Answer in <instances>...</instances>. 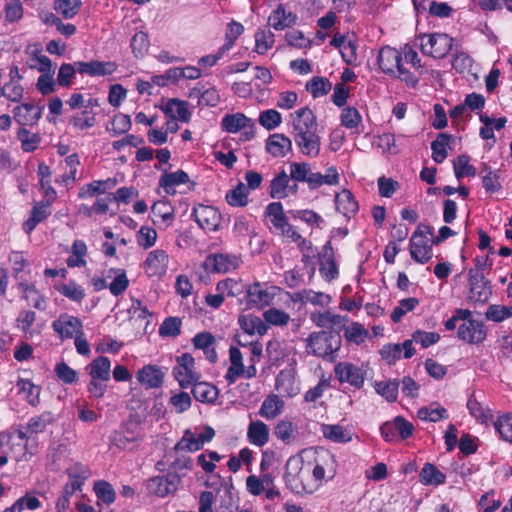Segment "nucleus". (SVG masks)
I'll return each mask as SVG.
<instances>
[{"label":"nucleus","instance_id":"nucleus-20","mask_svg":"<svg viewBox=\"0 0 512 512\" xmlns=\"http://www.w3.org/2000/svg\"><path fill=\"white\" fill-rule=\"evenodd\" d=\"M95 105L96 100L90 96L87 99V104H85V109L75 113L69 119V124L72 125L73 128L81 131L92 128L96 123V113L94 111Z\"/></svg>","mask_w":512,"mask_h":512},{"label":"nucleus","instance_id":"nucleus-34","mask_svg":"<svg viewBox=\"0 0 512 512\" xmlns=\"http://www.w3.org/2000/svg\"><path fill=\"white\" fill-rule=\"evenodd\" d=\"M229 357L231 365L228 368L225 379L229 384H233L243 372L242 353L237 347H230Z\"/></svg>","mask_w":512,"mask_h":512},{"label":"nucleus","instance_id":"nucleus-13","mask_svg":"<svg viewBox=\"0 0 512 512\" xmlns=\"http://www.w3.org/2000/svg\"><path fill=\"white\" fill-rule=\"evenodd\" d=\"M336 378L341 383H349L356 389H360L365 381V373L358 366L350 362H340L334 368Z\"/></svg>","mask_w":512,"mask_h":512},{"label":"nucleus","instance_id":"nucleus-14","mask_svg":"<svg viewBox=\"0 0 512 512\" xmlns=\"http://www.w3.org/2000/svg\"><path fill=\"white\" fill-rule=\"evenodd\" d=\"M107 278H112V281L107 283L106 279L98 278V290L108 288L112 295L119 296L123 294L129 286V279L123 269L111 268L108 271Z\"/></svg>","mask_w":512,"mask_h":512},{"label":"nucleus","instance_id":"nucleus-50","mask_svg":"<svg viewBox=\"0 0 512 512\" xmlns=\"http://www.w3.org/2000/svg\"><path fill=\"white\" fill-rule=\"evenodd\" d=\"M469 157L467 155L458 156L454 162V173L458 180L462 179L465 176H475L476 169L474 166L469 164Z\"/></svg>","mask_w":512,"mask_h":512},{"label":"nucleus","instance_id":"nucleus-27","mask_svg":"<svg viewBox=\"0 0 512 512\" xmlns=\"http://www.w3.org/2000/svg\"><path fill=\"white\" fill-rule=\"evenodd\" d=\"M335 204L337 211L347 218L355 215L359 209L353 194L347 189H343L340 193L336 194Z\"/></svg>","mask_w":512,"mask_h":512},{"label":"nucleus","instance_id":"nucleus-6","mask_svg":"<svg viewBox=\"0 0 512 512\" xmlns=\"http://www.w3.org/2000/svg\"><path fill=\"white\" fill-rule=\"evenodd\" d=\"M312 461L311 475L314 480V484L318 487L323 481L332 480L337 473V461L335 456L327 450H321L315 452Z\"/></svg>","mask_w":512,"mask_h":512},{"label":"nucleus","instance_id":"nucleus-52","mask_svg":"<svg viewBox=\"0 0 512 512\" xmlns=\"http://www.w3.org/2000/svg\"><path fill=\"white\" fill-rule=\"evenodd\" d=\"M417 415L421 420H426L430 422H437L441 419L448 418L447 410L441 406H437L435 408H433L432 406L422 407L418 410Z\"/></svg>","mask_w":512,"mask_h":512},{"label":"nucleus","instance_id":"nucleus-64","mask_svg":"<svg viewBox=\"0 0 512 512\" xmlns=\"http://www.w3.org/2000/svg\"><path fill=\"white\" fill-rule=\"evenodd\" d=\"M243 285L240 281L227 278L217 283L216 290L220 293H226L228 296L234 297L242 292Z\"/></svg>","mask_w":512,"mask_h":512},{"label":"nucleus","instance_id":"nucleus-17","mask_svg":"<svg viewBox=\"0 0 512 512\" xmlns=\"http://www.w3.org/2000/svg\"><path fill=\"white\" fill-rule=\"evenodd\" d=\"M222 127L229 133H236L241 129H249L244 132L247 140L253 138L254 136V123L243 113L226 115L222 119Z\"/></svg>","mask_w":512,"mask_h":512},{"label":"nucleus","instance_id":"nucleus-37","mask_svg":"<svg viewBox=\"0 0 512 512\" xmlns=\"http://www.w3.org/2000/svg\"><path fill=\"white\" fill-rule=\"evenodd\" d=\"M420 482L424 485H440L445 482L446 476L442 473L438 468L431 464L426 463L420 474H419Z\"/></svg>","mask_w":512,"mask_h":512},{"label":"nucleus","instance_id":"nucleus-4","mask_svg":"<svg viewBox=\"0 0 512 512\" xmlns=\"http://www.w3.org/2000/svg\"><path fill=\"white\" fill-rule=\"evenodd\" d=\"M341 347V337L332 331L313 332L306 339V349L309 354L324 359L334 360V353Z\"/></svg>","mask_w":512,"mask_h":512},{"label":"nucleus","instance_id":"nucleus-63","mask_svg":"<svg viewBox=\"0 0 512 512\" xmlns=\"http://www.w3.org/2000/svg\"><path fill=\"white\" fill-rule=\"evenodd\" d=\"M295 428L292 422L281 420L274 427L275 436L285 443H290L294 437Z\"/></svg>","mask_w":512,"mask_h":512},{"label":"nucleus","instance_id":"nucleus-19","mask_svg":"<svg viewBox=\"0 0 512 512\" xmlns=\"http://www.w3.org/2000/svg\"><path fill=\"white\" fill-rule=\"evenodd\" d=\"M215 435V431L211 427H206L205 430L198 436H194L190 431H186L183 438L176 444V449H186L190 452L200 450L203 445L210 442Z\"/></svg>","mask_w":512,"mask_h":512},{"label":"nucleus","instance_id":"nucleus-61","mask_svg":"<svg viewBox=\"0 0 512 512\" xmlns=\"http://www.w3.org/2000/svg\"><path fill=\"white\" fill-rule=\"evenodd\" d=\"M81 0H58L55 10L65 18H72L79 10Z\"/></svg>","mask_w":512,"mask_h":512},{"label":"nucleus","instance_id":"nucleus-55","mask_svg":"<svg viewBox=\"0 0 512 512\" xmlns=\"http://www.w3.org/2000/svg\"><path fill=\"white\" fill-rule=\"evenodd\" d=\"M467 407L470 413L481 423L487 424L493 417L491 410L487 407H484L476 399H469Z\"/></svg>","mask_w":512,"mask_h":512},{"label":"nucleus","instance_id":"nucleus-15","mask_svg":"<svg viewBox=\"0 0 512 512\" xmlns=\"http://www.w3.org/2000/svg\"><path fill=\"white\" fill-rule=\"evenodd\" d=\"M192 216L202 229L208 231H215L220 225V214L212 206L199 205L194 208Z\"/></svg>","mask_w":512,"mask_h":512},{"label":"nucleus","instance_id":"nucleus-28","mask_svg":"<svg viewBox=\"0 0 512 512\" xmlns=\"http://www.w3.org/2000/svg\"><path fill=\"white\" fill-rule=\"evenodd\" d=\"M83 480L79 476L70 475L69 482L64 486L61 496L57 499V512H66L70 505V497L77 491L81 490Z\"/></svg>","mask_w":512,"mask_h":512},{"label":"nucleus","instance_id":"nucleus-42","mask_svg":"<svg viewBox=\"0 0 512 512\" xmlns=\"http://www.w3.org/2000/svg\"><path fill=\"white\" fill-rule=\"evenodd\" d=\"M451 136L446 133H440L437 139L431 143L432 158L436 163H442L447 157L446 147L450 142Z\"/></svg>","mask_w":512,"mask_h":512},{"label":"nucleus","instance_id":"nucleus-16","mask_svg":"<svg viewBox=\"0 0 512 512\" xmlns=\"http://www.w3.org/2000/svg\"><path fill=\"white\" fill-rule=\"evenodd\" d=\"M457 334L459 339L470 344H479L486 338L484 324L475 319H470L461 324Z\"/></svg>","mask_w":512,"mask_h":512},{"label":"nucleus","instance_id":"nucleus-30","mask_svg":"<svg viewBox=\"0 0 512 512\" xmlns=\"http://www.w3.org/2000/svg\"><path fill=\"white\" fill-rule=\"evenodd\" d=\"M247 437L251 444L262 447L269 440V428L260 420L252 421L248 426Z\"/></svg>","mask_w":512,"mask_h":512},{"label":"nucleus","instance_id":"nucleus-3","mask_svg":"<svg viewBox=\"0 0 512 512\" xmlns=\"http://www.w3.org/2000/svg\"><path fill=\"white\" fill-rule=\"evenodd\" d=\"M290 177L297 182H306L310 189H317L323 184L337 185L340 180L336 167H329L323 175L319 172H311L310 165L306 162H292Z\"/></svg>","mask_w":512,"mask_h":512},{"label":"nucleus","instance_id":"nucleus-12","mask_svg":"<svg viewBox=\"0 0 512 512\" xmlns=\"http://www.w3.org/2000/svg\"><path fill=\"white\" fill-rule=\"evenodd\" d=\"M410 255L421 264L427 263L433 256L432 242L422 235L421 229H416L410 239Z\"/></svg>","mask_w":512,"mask_h":512},{"label":"nucleus","instance_id":"nucleus-58","mask_svg":"<svg viewBox=\"0 0 512 512\" xmlns=\"http://www.w3.org/2000/svg\"><path fill=\"white\" fill-rule=\"evenodd\" d=\"M494 426L504 440L512 443V415L510 413L500 416Z\"/></svg>","mask_w":512,"mask_h":512},{"label":"nucleus","instance_id":"nucleus-21","mask_svg":"<svg viewBox=\"0 0 512 512\" xmlns=\"http://www.w3.org/2000/svg\"><path fill=\"white\" fill-rule=\"evenodd\" d=\"M404 350V358H411L415 354V349L412 346V340H405L402 344H387L380 350V355L389 365L395 364L401 358V353Z\"/></svg>","mask_w":512,"mask_h":512},{"label":"nucleus","instance_id":"nucleus-43","mask_svg":"<svg viewBox=\"0 0 512 512\" xmlns=\"http://www.w3.org/2000/svg\"><path fill=\"white\" fill-rule=\"evenodd\" d=\"M322 432L325 438L336 443H346L352 439L351 434L340 425L325 424L322 426Z\"/></svg>","mask_w":512,"mask_h":512},{"label":"nucleus","instance_id":"nucleus-23","mask_svg":"<svg viewBox=\"0 0 512 512\" xmlns=\"http://www.w3.org/2000/svg\"><path fill=\"white\" fill-rule=\"evenodd\" d=\"M53 329L62 339L72 338L81 333V322L78 318L68 314L60 315L52 324Z\"/></svg>","mask_w":512,"mask_h":512},{"label":"nucleus","instance_id":"nucleus-56","mask_svg":"<svg viewBox=\"0 0 512 512\" xmlns=\"http://www.w3.org/2000/svg\"><path fill=\"white\" fill-rule=\"evenodd\" d=\"M260 125L267 130H273L282 122L281 114L274 109L262 111L258 119Z\"/></svg>","mask_w":512,"mask_h":512},{"label":"nucleus","instance_id":"nucleus-8","mask_svg":"<svg viewBox=\"0 0 512 512\" xmlns=\"http://www.w3.org/2000/svg\"><path fill=\"white\" fill-rule=\"evenodd\" d=\"M468 282V300L481 305L487 303L492 295V291L490 281L485 278L483 273H478L477 270H469Z\"/></svg>","mask_w":512,"mask_h":512},{"label":"nucleus","instance_id":"nucleus-26","mask_svg":"<svg viewBox=\"0 0 512 512\" xmlns=\"http://www.w3.org/2000/svg\"><path fill=\"white\" fill-rule=\"evenodd\" d=\"M192 387L193 397L201 403H214L219 395V390L216 386L208 382L196 381Z\"/></svg>","mask_w":512,"mask_h":512},{"label":"nucleus","instance_id":"nucleus-32","mask_svg":"<svg viewBox=\"0 0 512 512\" xmlns=\"http://www.w3.org/2000/svg\"><path fill=\"white\" fill-rule=\"evenodd\" d=\"M274 298V295L263 289L260 283H254L247 289V299L249 304L258 307L269 305Z\"/></svg>","mask_w":512,"mask_h":512},{"label":"nucleus","instance_id":"nucleus-35","mask_svg":"<svg viewBox=\"0 0 512 512\" xmlns=\"http://www.w3.org/2000/svg\"><path fill=\"white\" fill-rule=\"evenodd\" d=\"M189 182L188 174L183 170H177L172 173H165L160 177L159 185L168 194H174V187Z\"/></svg>","mask_w":512,"mask_h":512},{"label":"nucleus","instance_id":"nucleus-60","mask_svg":"<svg viewBox=\"0 0 512 512\" xmlns=\"http://www.w3.org/2000/svg\"><path fill=\"white\" fill-rule=\"evenodd\" d=\"M24 89L17 81H9L0 87L1 96H5L12 102H19L23 97Z\"/></svg>","mask_w":512,"mask_h":512},{"label":"nucleus","instance_id":"nucleus-31","mask_svg":"<svg viewBox=\"0 0 512 512\" xmlns=\"http://www.w3.org/2000/svg\"><path fill=\"white\" fill-rule=\"evenodd\" d=\"M296 15L291 12H286L283 5H279L276 10L269 16V24L275 30H283L287 27H291L296 22Z\"/></svg>","mask_w":512,"mask_h":512},{"label":"nucleus","instance_id":"nucleus-29","mask_svg":"<svg viewBox=\"0 0 512 512\" xmlns=\"http://www.w3.org/2000/svg\"><path fill=\"white\" fill-rule=\"evenodd\" d=\"M164 374L162 371L153 365L144 366L138 371V381L145 385L147 388H158L163 383Z\"/></svg>","mask_w":512,"mask_h":512},{"label":"nucleus","instance_id":"nucleus-47","mask_svg":"<svg viewBox=\"0 0 512 512\" xmlns=\"http://www.w3.org/2000/svg\"><path fill=\"white\" fill-rule=\"evenodd\" d=\"M87 254V247L83 241L76 240L72 245V255L66 260L69 267H82L85 266L86 261L84 257Z\"/></svg>","mask_w":512,"mask_h":512},{"label":"nucleus","instance_id":"nucleus-5","mask_svg":"<svg viewBox=\"0 0 512 512\" xmlns=\"http://www.w3.org/2000/svg\"><path fill=\"white\" fill-rule=\"evenodd\" d=\"M377 60L379 68L384 73L395 74L397 71L398 77L411 87L418 83L419 78L404 68L401 53L397 49L390 46L383 47L378 53Z\"/></svg>","mask_w":512,"mask_h":512},{"label":"nucleus","instance_id":"nucleus-24","mask_svg":"<svg viewBox=\"0 0 512 512\" xmlns=\"http://www.w3.org/2000/svg\"><path fill=\"white\" fill-rule=\"evenodd\" d=\"M266 151L275 158H283L292 152V141L281 133L270 135L266 140Z\"/></svg>","mask_w":512,"mask_h":512},{"label":"nucleus","instance_id":"nucleus-25","mask_svg":"<svg viewBox=\"0 0 512 512\" xmlns=\"http://www.w3.org/2000/svg\"><path fill=\"white\" fill-rule=\"evenodd\" d=\"M167 265L168 255L161 249L150 252L145 260L146 271L150 276L165 273Z\"/></svg>","mask_w":512,"mask_h":512},{"label":"nucleus","instance_id":"nucleus-39","mask_svg":"<svg viewBox=\"0 0 512 512\" xmlns=\"http://www.w3.org/2000/svg\"><path fill=\"white\" fill-rule=\"evenodd\" d=\"M294 300L324 307L329 304L330 297L329 295H326L322 292H315L313 290L304 289L295 293Z\"/></svg>","mask_w":512,"mask_h":512},{"label":"nucleus","instance_id":"nucleus-62","mask_svg":"<svg viewBox=\"0 0 512 512\" xmlns=\"http://www.w3.org/2000/svg\"><path fill=\"white\" fill-rule=\"evenodd\" d=\"M131 127V119L128 115L117 114L114 116L110 124L107 126L108 131H112L115 135L127 132Z\"/></svg>","mask_w":512,"mask_h":512},{"label":"nucleus","instance_id":"nucleus-7","mask_svg":"<svg viewBox=\"0 0 512 512\" xmlns=\"http://www.w3.org/2000/svg\"><path fill=\"white\" fill-rule=\"evenodd\" d=\"M423 54L433 58H444L452 49L454 39L445 33L424 34L419 37Z\"/></svg>","mask_w":512,"mask_h":512},{"label":"nucleus","instance_id":"nucleus-1","mask_svg":"<svg viewBox=\"0 0 512 512\" xmlns=\"http://www.w3.org/2000/svg\"><path fill=\"white\" fill-rule=\"evenodd\" d=\"M293 139L300 153L309 158L320 154L321 139L317 134V120L311 109L300 108L292 114Z\"/></svg>","mask_w":512,"mask_h":512},{"label":"nucleus","instance_id":"nucleus-9","mask_svg":"<svg viewBox=\"0 0 512 512\" xmlns=\"http://www.w3.org/2000/svg\"><path fill=\"white\" fill-rule=\"evenodd\" d=\"M144 434L140 425L136 422H129L126 426L116 431L111 437V443L123 450L136 448L143 439Z\"/></svg>","mask_w":512,"mask_h":512},{"label":"nucleus","instance_id":"nucleus-11","mask_svg":"<svg viewBox=\"0 0 512 512\" xmlns=\"http://www.w3.org/2000/svg\"><path fill=\"white\" fill-rule=\"evenodd\" d=\"M181 478L175 472H169L163 476H155L148 479L146 488L148 492L157 497H165L174 493L180 484Z\"/></svg>","mask_w":512,"mask_h":512},{"label":"nucleus","instance_id":"nucleus-59","mask_svg":"<svg viewBox=\"0 0 512 512\" xmlns=\"http://www.w3.org/2000/svg\"><path fill=\"white\" fill-rule=\"evenodd\" d=\"M485 316L488 320L501 322L512 316V306L490 305Z\"/></svg>","mask_w":512,"mask_h":512},{"label":"nucleus","instance_id":"nucleus-33","mask_svg":"<svg viewBox=\"0 0 512 512\" xmlns=\"http://www.w3.org/2000/svg\"><path fill=\"white\" fill-rule=\"evenodd\" d=\"M284 402L276 394L269 395L262 403L259 415L267 420L276 418L283 409Z\"/></svg>","mask_w":512,"mask_h":512},{"label":"nucleus","instance_id":"nucleus-54","mask_svg":"<svg viewBox=\"0 0 512 512\" xmlns=\"http://www.w3.org/2000/svg\"><path fill=\"white\" fill-rule=\"evenodd\" d=\"M181 319L168 317L159 327V335L162 337H177L181 333Z\"/></svg>","mask_w":512,"mask_h":512},{"label":"nucleus","instance_id":"nucleus-51","mask_svg":"<svg viewBox=\"0 0 512 512\" xmlns=\"http://www.w3.org/2000/svg\"><path fill=\"white\" fill-rule=\"evenodd\" d=\"M368 336V331L360 323L354 322L344 330V337L347 341L355 344L363 343Z\"/></svg>","mask_w":512,"mask_h":512},{"label":"nucleus","instance_id":"nucleus-57","mask_svg":"<svg viewBox=\"0 0 512 512\" xmlns=\"http://www.w3.org/2000/svg\"><path fill=\"white\" fill-rule=\"evenodd\" d=\"M130 46L137 58L143 57L149 48V40L147 34L142 31L135 33L131 39Z\"/></svg>","mask_w":512,"mask_h":512},{"label":"nucleus","instance_id":"nucleus-36","mask_svg":"<svg viewBox=\"0 0 512 512\" xmlns=\"http://www.w3.org/2000/svg\"><path fill=\"white\" fill-rule=\"evenodd\" d=\"M163 112L172 119L178 118L182 122H188L190 113L187 103L179 99H170L162 108Z\"/></svg>","mask_w":512,"mask_h":512},{"label":"nucleus","instance_id":"nucleus-22","mask_svg":"<svg viewBox=\"0 0 512 512\" xmlns=\"http://www.w3.org/2000/svg\"><path fill=\"white\" fill-rule=\"evenodd\" d=\"M238 265L236 257L223 254H212L206 257L203 267L208 272L227 273Z\"/></svg>","mask_w":512,"mask_h":512},{"label":"nucleus","instance_id":"nucleus-40","mask_svg":"<svg viewBox=\"0 0 512 512\" xmlns=\"http://www.w3.org/2000/svg\"><path fill=\"white\" fill-rule=\"evenodd\" d=\"M289 184V176L285 171L280 172L277 176H275L270 183V191L269 195L271 198L282 199L285 198L287 194Z\"/></svg>","mask_w":512,"mask_h":512},{"label":"nucleus","instance_id":"nucleus-10","mask_svg":"<svg viewBox=\"0 0 512 512\" xmlns=\"http://www.w3.org/2000/svg\"><path fill=\"white\" fill-rule=\"evenodd\" d=\"M173 375L182 388H187L200 379V374L195 371V360L189 353H184L177 358Z\"/></svg>","mask_w":512,"mask_h":512},{"label":"nucleus","instance_id":"nucleus-45","mask_svg":"<svg viewBox=\"0 0 512 512\" xmlns=\"http://www.w3.org/2000/svg\"><path fill=\"white\" fill-rule=\"evenodd\" d=\"M226 200L229 205L234 207L246 206L248 203V188L240 182L234 189L227 192Z\"/></svg>","mask_w":512,"mask_h":512},{"label":"nucleus","instance_id":"nucleus-2","mask_svg":"<svg viewBox=\"0 0 512 512\" xmlns=\"http://www.w3.org/2000/svg\"><path fill=\"white\" fill-rule=\"evenodd\" d=\"M312 461L310 455L302 451L291 456L285 465L284 481L286 487L296 494L313 493L318 485L311 475Z\"/></svg>","mask_w":512,"mask_h":512},{"label":"nucleus","instance_id":"nucleus-49","mask_svg":"<svg viewBox=\"0 0 512 512\" xmlns=\"http://www.w3.org/2000/svg\"><path fill=\"white\" fill-rule=\"evenodd\" d=\"M53 420L54 418L49 412L33 417L27 424V432L30 435L41 433L46 429L47 425L53 422Z\"/></svg>","mask_w":512,"mask_h":512},{"label":"nucleus","instance_id":"nucleus-44","mask_svg":"<svg viewBox=\"0 0 512 512\" xmlns=\"http://www.w3.org/2000/svg\"><path fill=\"white\" fill-rule=\"evenodd\" d=\"M331 82L324 77L315 76L306 83V89L314 98L324 96L330 92Z\"/></svg>","mask_w":512,"mask_h":512},{"label":"nucleus","instance_id":"nucleus-41","mask_svg":"<svg viewBox=\"0 0 512 512\" xmlns=\"http://www.w3.org/2000/svg\"><path fill=\"white\" fill-rule=\"evenodd\" d=\"M266 215L271 217L273 226L281 231L289 222L283 212V206L280 202H272L266 207Z\"/></svg>","mask_w":512,"mask_h":512},{"label":"nucleus","instance_id":"nucleus-18","mask_svg":"<svg viewBox=\"0 0 512 512\" xmlns=\"http://www.w3.org/2000/svg\"><path fill=\"white\" fill-rule=\"evenodd\" d=\"M14 120L23 128L37 124L42 116V107L33 103H23L13 109Z\"/></svg>","mask_w":512,"mask_h":512},{"label":"nucleus","instance_id":"nucleus-46","mask_svg":"<svg viewBox=\"0 0 512 512\" xmlns=\"http://www.w3.org/2000/svg\"><path fill=\"white\" fill-rule=\"evenodd\" d=\"M255 51L258 54H265L274 43V35L267 28H259L255 33Z\"/></svg>","mask_w":512,"mask_h":512},{"label":"nucleus","instance_id":"nucleus-38","mask_svg":"<svg viewBox=\"0 0 512 512\" xmlns=\"http://www.w3.org/2000/svg\"><path fill=\"white\" fill-rule=\"evenodd\" d=\"M399 380L390 379L387 381H375L374 388L377 394L388 402H395L398 396Z\"/></svg>","mask_w":512,"mask_h":512},{"label":"nucleus","instance_id":"nucleus-48","mask_svg":"<svg viewBox=\"0 0 512 512\" xmlns=\"http://www.w3.org/2000/svg\"><path fill=\"white\" fill-rule=\"evenodd\" d=\"M17 138L21 142V147L25 152L34 151L41 141V138L38 134L31 133L23 127L18 130Z\"/></svg>","mask_w":512,"mask_h":512},{"label":"nucleus","instance_id":"nucleus-53","mask_svg":"<svg viewBox=\"0 0 512 512\" xmlns=\"http://www.w3.org/2000/svg\"><path fill=\"white\" fill-rule=\"evenodd\" d=\"M194 95L199 97V104L206 106L215 107L220 101L219 93L215 88H209L203 92L199 88H194L190 93V97Z\"/></svg>","mask_w":512,"mask_h":512}]
</instances>
